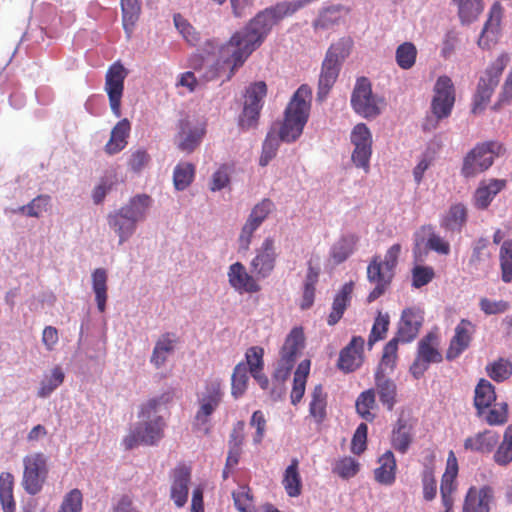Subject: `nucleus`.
Here are the masks:
<instances>
[{"instance_id":"f257e3e1","label":"nucleus","mask_w":512,"mask_h":512,"mask_svg":"<svg viewBox=\"0 0 512 512\" xmlns=\"http://www.w3.org/2000/svg\"><path fill=\"white\" fill-rule=\"evenodd\" d=\"M302 6L300 1L280 2L259 12L221 47L220 58L224 63L232 64L233 68L241 66L249 55L263 43L273 26L285 17L294 14Z\"/></svg>"},{"instance_id":"f03ea898","label":"nucleus","mask_w":512,"mask_h":512,"mask_svg":"<svg viewBox=\"0 0 512 512\" xmlns=\"http://www.w3.org/2000/svg\"><path fill=\"white\" fill-rule=\"evenodd\" d=\"M311 97L312 92L307 85H301L296 90L284 112L279 130L281 141L290 143L301 136L310 115Z\"/></svg>"},{"instance_id":"7ed1b4c3","label":"nucleus","mask_w":512,"mask_h":512,"mask_svg":"<svg viewBox=\"0 0 512 512\" xmlns=\"http://www.w3.org/2000/svg\"><path fill=\"white\" fill-rule=\"evenodd\" d=\"M506 148L503 143L495 140L477 143L463 158L461 175L473 178L487 171L494 160L503 156Z\"/></svg>"},{"instance_id":"20e7f679","label":"nucleus","mask_w":512,"mask_h":512,"mask_svg":"<svg viewBox=\"0 0 512 512\" xmlns=\"http://www.w3.org/2000/svg\"><path fill=\"white\" fill-rule=\"evenodd\" d=\"M222 381L218 378L207 379L203 389L197 393L198 409L193 420V428L204 434L210 432V418L223 400Z\"/></svg>"},{"instance_id":"39448f33","label":"nucleus","mask_w":512,"mask_h":512,"mask_svg":"<svg viewBox=\"0 0 512 512\" xmlns=\"http://www.w3.org/2000/svg\"><path fill=\"white\" fill-rule=\"evenodd\" d=\"M305 346V336L302 327H294L286 336L279 351V360L273 373V381L283 384L295 365L298 356Z\"/></svg>"},{"instance_id":"423d86ee","label":"nucleus","mask_w":512,"mask_h":512,"mask_svg":"<svg viewBox=\"0 0 512 512\" xmlns=\"http://www.w3.org/2000/svg\"><path fill=\"white\" fill-rule=\"evenodd\" d=\"M348 55V49L343 42L333 44L328 49L325 59L322 63L321 73L318 82V97L327 96L334 83L336 82L341 63Z\"/></svg>"},{"instance_id":"0eeeda50","label":"nucleus","mask_w":512,"mask_h":512,"mask_svg":"<svg viewBox=\"0 0 512 512\" xmlns=\"http://www.w3.org/2000/svg\"><path fill=\"white\" fill-rule=\"evenodd\" d=\"M24 472L22 486L30 495H36L41 490L48 475L47 457L41 453H32L24 457Z\"/></svg>"},{"instance_id":"6e6552de","label":"nucleus","mask_w":512,"mask_h":512,"mask_svg":"<svg viewBox=\"0 0 512 512\" xmlns=\"http://www.w3.org/2000/svg\"><path fill=\"white\" fill-rule=\"evenodd\" d=\"M509 58L502 54L498 56L480 77L474 99L473 112H477L481 106L489 102L494 89L500 81V77L507 66Z\"/></svg>"},{"instance_id":"1a4fd4ad","label":"nucleus","mask_w":512,"mask_h":512,"mask_svg":"<svg viewBox=\"0 0 512 512\" xmlns=\"http://www.w3.org/2000/svg\"><path fill=\"white\" fill-rule=\"evenodd\" d=\"M380 102L372 93L370 81L366 77L357 79L351 95L353 110L364 118H375L381 113Z\"/></svg>"},{"instance_id":"9d476101","label":"nucleus","mask_w":512,"mask_h":512,"mask_svg":"<svg viewBox=\"0 0 512 512\" xmlns=\"http://www.w3.org/2000/svg\"><path fill=\"white\" fill-rule=\"evenodd\" d=\"M165 421L163 417L156 416L143 425L137 426L124 439L123 445L126 450H131L140 444L154 445L164 436Z\"/></svg>"},{"instance_id":"9b49d317","label":"nucleus","mask_w":512,"mask_h":512,"mask_svg":"<svg viewBox=\"0 0 512 512\" xmlns=\"http://www.w3.org/2000/svg\"><path fill=\"white\" fill-rule=\"evenodd\" d=\"M266 94L267 86L263 81L255 82L246 89L244 107L239 118V125L243 129L256 126L262 109V100Z\"/></svg>"},{"instance_id":"f8f14e48","label":"nucleus","mask_w":512,"mask_h":512,"mask_svg":"<svg viewBox=\"0 0 512 512\" xmlns=\"http://www.w3.org/2000/svg\"><path fill=\"white\" fill-rule=\"evenodd\" d=\"M128 75L127 69L120 63H113L105 75V91L109 98L111 111L116 117L122 115L121 99L124 92V81Z\"/></svg>"},{"instance_id":"ddd939ff","label":"nucleus","mask_w":512,"mask_h":512,"mask_svg":"<svg viewBox=\"0 0 512 512\" xmlns=\"http://www.w3.org/2000/svg\"><path fill=\"white\" fill-rule=\"evenodd\" d=\"M442 359V354L437 348V337L429 333L418 343L417 356L410 367V372L416 379H419L430 364L440 363Z\"/></svg>"},{"instance_id":"4468645a","label":"nucleus","mask_w":512,"mask_h":512,"mask_svg":"<svg viewBox=\"0 0 512 512\" xmlns=\"http://www.w3.org/2000/svg\"><path fill=\"white\" fill-rule=\"evenodd\" d=\"M351 143L354 145L352 161L365 172L369 171L370 158L372 155V135L364 123L357 124L350 135Z\"/></svg>"},{"instance_id":"2eb2a0df","label":"nucleus","mask_w":512,"mask_h":512,"mask_svg":"<svg viewBox=\"0 0 512 512\" xmlns=\"http://www.w3.org/2000/svg\"><path fill=\"white\" fill-rule=\"evenodd\" d=\"M394 275V271L382 264L380 256L376 255L371 259L367 266V279L375 287L367 297L369 303L381 297L388 290Z\"/></svg>"},{"instance_id":"dca6fc26","label":"nucleus","mask_w":512,"mask_h":512,"mask_svg":"<svg viewBox=\"0 0 512 512\" xmlns=\"http://www.w3.org/2000/svg\"><path fill=\"white\" fill-rule=\"evenodd\" d=\"M205 134L204 124L192 125L188 120L181 121L176 136L178 149L186 154L192 153L200 145Z\"/></svg>"},{"instance_id":"f3484780","label":"nucleus","mask_w":512,"mask_h":512,"mask_svg":"<svg viewBox=\"0 0 512 512\" xmlns=\"http://www.w3.org/2000/svg\"><path fill=\"white\" fill-rule=\"evenodd\" d=\"M475 330V325L471 321L461 319L455 327V334L446 351L447 360L456 359L470 346Z\"/></svg>"},{"instance_id":"a211bd4d","label":"nucleus","mask_w":512,"mask_h":512,"mask_svg":"<svg viewBox=\"0 0 512 512\" xmlns=\"http://www.w3.org/2000/svg\"><path fill=\"white\" fill-rule=\"evenodd\" d=\"M495 499L494 490L488 485L480 488L471 486L465 496L463 512H490Z\"/></svg>"},{"instance_id":"6ab92c4d","label":"nucleus","mask_w":512,"mask_h":512,"mask_svg":"<svg viewBox=\"0 0 512 512\" xmlns=\"http://www.w3.org/2000/svg\"><path fill=\"white\" fill-rule=\"evenodd\" d=\"M171 477L170 498L177 507L181 508L188 500L191 469L184 464H180L172 470Z\"/></svg>"},{"instance_id":"aec40b11","label":"nucleus","mask_w":512,"mask_h":512,"mask_svg":"<svg viewBox=\"0 0 512 512\" xmlns=\"http://www.w3.org/2000/svg\"><path fill=\"white\" fill-rule=\"evenodd\" d=\"M422 322L423 316L419 309L403 310L395 338L402 343L412 342L417 337Z\"/></svg>"},{"instance_id":"412c9836","label":"nucleus","mask_w":512,"mask_h":512,"mask_svg":"<svg viewBox=\"0 0 512 512\" xmlns=\"http://www.w3.org/2000/svg\"><path fill=\"white\" fill-rule=\"evenodd\" d=\"M503 17V7L499 2H495L490 11L487 21L484 24L480 34L478 44L482 48H490L491 44L497 42L500 34V26Z\"/></svg>"},{"instance_id":"4be33fe9","label":"nucleus","mask_w":512,"mask_h":512,"mask_svg":"<svg viewBox=\"0 0 512 512\" xmlns=\"http://www.w3.org/2000/svg\"><path fill=\"white\" fill-rule=\"evenodd\" d=\"M363 346L364 339L362 337H353L350 343L340 352L338 359L339 369L349 373L359 368L362 363Z\"/></svg>"},{"instance_id":"5701e85b","label":"nucleus","mask_w":512,"mask_h":512,"mask_svg":"<svg viewBox=\"0 0 512 512\" xmlns=\"http://www.w3.org/2000/svg\"><path fill=\"white\" fill-rule=\"evenodd\" d=\"M413 440V425L408 419L399 417L391 431L390 443L392 448L400 454H406Z\"/></svg>"},{"instance_id":"b1692460","label":"nucleus","mask_w":512,"mask_h":512,"mask_svg":"<svg viewBox=\"0 0 512 512\" xmlns=\"http://www.w3.org/2000/svg\"><path fill=\"white\" fill-rule=\"evenodd\" d=\"M228 280L231 287L239 293H256L260 291V285L247 273L244 265L240 262H236L229 267Z\"/></svg>"},{"instance_id":"393cba45","label":"nucleus","mask_w":512,"mask_h":512,"mask_svg":"<svg viewBox=\"0 0 512 512\" xmlns=\"http://www.w3.org/2000/svg\"><path fill=\"white\" fill-rule=\"evenodd\" d=\"M374 379L375 393L377 392L380 402L388 411H392L397 403L396 383L388 378L381 369L376 371Z\"/></svg>"},{"instance_id":"a878e982","label":"nucleus","mask_w":512,"mask_h":512,"mask_svg":"<svg viewBox=\"0 0 512 512\" xmlns=\"http://www.w3.org/2000/svg\"><path fill=\"white\" fill-rule=\"evenodd\" d=\"M504 179L482 180L474 193V204L479 209L487 208L495 196L506 187Z\"/></svg>"},{"instance_id":"bb28decb","label":"nucleus","mask_w":512,"mask_h":512,"mask_svg":"<svg viewBox=\"0 0 512 512\" xmlns=\"http://www.w3.org/2000/svg\"><path fill=\"white\" fill-rule=\"evenodd\" d=\"M178 343V337L171 332L162 334L156 341L153 348L150 362L156 368L162 367L167 361L168 357L175 351V347Z\"/></svg>"},{"instance_id":"cd10ccee","label":"nucleus","mask_w":512,"mask_h":512,"mask_svg":"<svg viewBox=\"0 0 512 512\" xmlns=\"http://www.w3.org/2000/svg\"><path fill=\"white\" fill-rule=\"evenodd\" d=\"M353 290L354 283L350 281L345 283L337 292L333 299L331 312L327 317V324L329 326H334L340 321L345 310L350 306Z\"/></svg>"},{"instance_id":"c85d7f7f","label":"nucleus","mask_w":512,"mask_h":512,"mask_svg":"<svg viewBox=\"0 0 512 512\" xmlns=\"http://www.w3.org/2000/svg\"><path fill=\"white\" fill-rule=\"evenodd\" d=\"M499 436L492 430H484L464 440V449L471 452L488 454L498 444Z\"/></svg>"},{"instance_id":"c756f323","label":"nucleus","mask_w":512,"mask_h":512,"mask_svg":"<svg viewBox=\"0 0 512 512\" xmlns=\"http://www.w3.org/2000/svg\"><path fill=\"white\" fill-rule=\"evenodd\" d=\"M131 131V124L127 118L121 119L112 128L109 141L104 146V151L108 155H115L122 151L128 144V138Z\"/></svg>"},{"instance_id":"7c9ffc66","label":"nucleus","mask_w":512,"mask_h":512,"mask_svg":"<svg viewBox=\"0 0 512 512\" xmlns=\"http://www.w3.org/2000/svg\"><path fill=\"white\" fill-rule=\"evenodd\" d=\"M379 467L374 470V479L381 485L391 486L396 480L397 463L391 450H387L378 459Z\"/></svg>"},{"instance_id":"2f4dec72","label":"nucleus","mask_w":512,"mask_h":512,"mask_svg":"<svg viewBox=\"0 0 512 512\" xmlns=\"http://www.w3.org/2000/svg\"><path fill=\"white\" fill-rule=\"evenodd\" d=\"M275 258L274 242L271 238H267L262 245L261 252L252 260V267L257 274L266 277L274 269Z\"/></svg>"},{"instance_id":"473e14b6","label":"nucleus","mask_w":512,"mask_h":512,"mask_svg":"<svg viewBox=\"0 0 512 512\" xmlns=\"http://www.w3.org/2000/svg\"><path fill=\"white\" fill-rule=\"evenodd\" d=\"M151 204L150 196L140 194L133 197L130 202L120 209V215L132 222L143 220Z\"/></svg>"},{"instance_id":"72a5a7b5","label":"nucleus","mask_w":512,"mask_h":512,"mask_svg":"<svg viewBox=\"0 0 512 512\" xmlns=\"http://www.w3.org/2000/svg\"><path fill=\"white\" fill-rule=\"evenodd\" d=\"M434 463L435 454L429 451L424 457L423 465L424 470L422 472V486H423V497L426 501H431L436 497L437 494V483L434 476Z\"/></svg>"},{"instance_id":"f704fd0d","label":"nucleus","mask_w":512,"mask_h":512,"mask_svg":"<svg viewBox=\"0 0 512 512\" xmlns=\"http://www.w3.org/2000/svg\"><path fill=\"white\" fill-rule=\"evenodd\" d=\"M496 401V393L494 386L485 379H481L475 388L474 406L477 415L480 417L492 403Z\"/></svg>"},{"instance_id":"c9c22d12","label":"nucleus","mask_w":512,"mask_h":512,"mask_svg":"<svg viewBox=\"0 0 512 512\" xmlns=\"http://www.w3.org/2000/svg\"><path fill=\"white\" fill-rule=\"evenodd\" d=\"M327 393L321 384L314 387L309 403V415L317 424H321L327 417Z\"/></svg>"},{"instance_id":"e433bc0d","label":"nucleus","mask_w":512,"mask_h":512,"mask_svg":"<svg viewBox=\"0 0 512 512\" xmlns=\"http://www.w3.org/2000/svg\"><path fill=\"white\" fill-rule=\"evenodd\" d=\"M311 362L309 359L301 361L294 373L293 387L291 391V403L297 405L305 393L306 381L310 372Z\"/></svg>"},{"instance_id":"4c0bfd02","label":"nucleus","mask_w":512,"mask_h":512,"mask_svg":"<svg viewBox=\"0 0 512 512\" xmlns=\"http://www.w3.org/2000/svg\"><path fill=\"white\" fill-rule=\"evenodd\" d=\"M377 407L375 389L370 388L361 392L356 401L357 414L367 422H373L376 415L373 412Z\"/></svg>"},{"instance_id":"58836bf2","label":"nucleus","mask_w":512,"mask_h":512,"mask_svg":"<svg viewBox=\"0 0 512 512\" xmlns=\"http://www.w3.org/2000/svg\"><path fill=\"white\" fill-rule=\"evenodd\" d=\"M13 489L14 476L10 472H2L0 474V503L3 512H16Z\"/></svg>"},{"instance_id":"ea45409f","label":"nucleus","mask_w":512,"mask_h":512,"mask_svg":"<svg viewBox=\"0 0 512 512\" xmlns=\"http://www.w3.org/2000/svg\"><path fill=\"white\" fill-rule=\"evenodd\" d=\"M107 272L103 268H97L92 273V287L95 293V300L98 310L102 313L106 309L107 295Z\"/></svg>"},{"instance_id":"a19ab883","label":"nucleus","mask_w":512,"mask_h":512,"mask_svg":"<svg viewBox=\"0 0 512 512\" xmlns=\"http://www.w3.org/2000/svg\"><path fill=\"white\" fill-rule=\"evenodd\" d=\"M298 466L299 461L294 458L284 472L282 484L290 497H297L301 494L302 482Z\"/></svg>"},{"instance_id":"79ce46f5","label":"nucleus","mask_w":512,"mask_h":512,"mask_svg":"<svg viewBox=\"0 0 512 512\" xmlns=\"http://www.w3.org/2000/svg\"><path fill=\"white\" fill-rule=\"evenodd\" d=\"M122 22L128 36L133 32L135 23L138 21L141 5L139 0H121Z\"/></svg>"},{"instance_id":"37998d69","label":"nucleus","mask_w":512,"mask_h":512,"mask_svg":"<svg viewBox=\"0 0 512 512\" xmlns=\"http://www.w3.org/2000/svg\"><path fill=\"white\" fill-rule=\"evenodd\" d=\"M458 7V16L463 24L471 23L481 14L483 0H453Z\"/></svg>"},{"instance_id":"c03bdc74","label":"nucleus","mask_w":512,"mask_h":512,"mask_svg":"<svg viewBox=\"0 0 512 512\" xmlns=\"http://www.w3.org/2000/svg\"><path fill=\"white\" fill-rule=\"evenodd\" d=\"M195 166L189 162H180L173 172V183L177 190L186 189L194 180Z\"/></svg>"},{"instance_id":"a18cd8bd","label":"nucleus","mask_w":512,"mask_h":512,"mask_svg":"<svg viewBox=\"0 0 512 512\" xmlns=\"http://www.w3.org/2000/svg\"><path fill=\"white\" fill-rule=\"evenodd\" d=\"M417 54V48L412 42H404L396 49V63L403 70L411 69L415 65Z\"/></svg>"},{"instance_id":"49530a36","label":"nucleus","mask_w":512,"mask_h":512,"mask_svg":"<svg viewBox=\"0 0 512 512\" xmlns=\"http://www.w3.org/2000/svg\"><path fill=\"white\" fill-rule=\"evenodd\" d=\"M493 459L500 466H507L512 462V425L506 428L503 440L495 451Z\"/></svg>"},{"instance_id":"de8ad7c7","label":"nucleus","mask_w":512,"mask_h":512,"mask_svg":"<svg viewBox=\"0 0 512 512\" xmlns=\"http://www.w3.org/2000/svg\"><path fill=\"white\" fill-rule=\"evenodd\" d=\"M249 377L247 375V367L244 362L238 363L232 373L231 377V394L234 398L241 397L248 384Z\"/></svg>"},{"instance_id":"09e8293b","label":"nucleus","mask_w":512,"mask_h":512,"mask_svg":"<svg viewBox=\"0 0 512 512\" xmlns=\"http://www.w3.org/2000/svg\"><path fill=\"white\" fill-rule=\"evenodd\" d=\"M501 279L504 283L512 281V241H504L499 252Z\"/></svg>"},{"instance_id":"8fccbe9b","label":"nucleus","mask_w":512,"mask_h":512,"mask_svg":"<svg viewBox=\"0 0 512 512\" xmlns=\"http://www.w3.org/2000/svg\"><path fill=\"white\" fill-rule=\"evenodd\" d=\"M487 375L496 382L507 380L512 374V364L509 360L499 358L486 366Z\"/></svg>"},{"instance_id":"3c124183","label":"nucleus","mask_w":512,"mask_h":512,"mask_svg":"<svg viewBox=\"0 0 512 512\" xmlns=\"http://www.w3.org/2000/svg\"><path fill=\"white\" fill-rule=\"evenodd\" d=\"M174 24L183 39L191 46H196L200 42V34L181 14H175Z\"/></svg>"},{"instance_id":"603ef678","label":"nucleus","mask_w":512,"mask_h":512,"mask_svg":"<svg viewBox=\"0 0 512 512\" xmlns=\"http://www.w3.org/2000/svg\"><path fill=\"white\" fill-rule=\"evenodd\" d=\"M173 400V392L166 391L158 397L149 399L141 406L140 417L150 419L162 406H166Z\"/></svg>"},{"instance_id":"864d4df0","label":"nucleus","mask_w":512,"mask_h":512,"mask_svg":"<svg viewBox=\"0 0 512 512\" xmlns=\"http://www.w3.org/2000/svg\"><path fill=\"white\" fill-rule=\"evenodd\" d=\"M64 373L60 367H55L51 371L49 377H45L41 382V386L37 392L38 397H48L57 387H59L64 381Z\"/></svg>"},{"instance_id":"5fc2aeb1","label":"nucleus","mask_w":512,"mask_h":512,"mask_svg":"<svg viewBox=\"0 0 512 512\" xmlns=\"http://www.w3.org/2000/svg\"><path fill=\"white\" fill-rule=\"evenodd\" d=\"M432 99L455 101V87L451 78L447 75L439 76L434 85Z\"/></svg>"},{"instance_id":"6e6d98bb","label":"nucleus","mask_w":512,"mask_h":512,"mask_svg":"<svg viewBox=\"0 0 512 512\" xmlns=\"http://www.w3.org/2000/svg\"><path fill=\"white\" fill-rule=\"evenodd\" d=\"M83 504L82 492L75 488L69 491L63 498L57 512H81Z\"/></svg>"},{"instance_id":"4d7b16f0","label":"nucleus","mask_w":512,"mask_h":512,"mask_svg":"<svg viewBox=\"0 0 512 512\" xmlns=\"http://www.w3.org/2000/svg\"><path fill=\"white\" fill-rule=\"evenodd\" d=\"M232 498L236 509L240 512H249L252 507H255L253 496L248 486H240L237 490L233 491Z\"/></svg>"},{"instance_id":"13d9d810","label":"nucleus","mask_w":512,"mask_h":512,"mask_svg":"<svg viewBox=\"0 0 512 512\" xmlns=\"http://www.w3.org/2000/svg\"><path fill=\"white\" fill-rule=\"evenodd\" d=\"M359 471V463L352 457H343L336 461L333 473L343 479L354 477Z\"/></svg>"},{"instance_id":"bf43d9fd","label":"nucleus","mask_w":512,"mask_h":512,"mask_svg":"<svg viewBox=\"0 0 512 512\" xmlns=\"http://www.w3.org/2000/svg\"><path fill=\"white\" fill-rule=\"evenodd\" d=\"M490 258L488 251V241L486 239H479L473 246V251L469 259V266L478 269L482 263H485Z\"/></svg>"},{"instance_id":"052dcab7","label":"nucleus","mask_w":512,"mask_h":512,"mask_svg":"<svg viewBox=\"0 0 512 512\" xmlns=\"http://www.w3.org/2000/svg\"><path fill=\"white\" fill-rule=\"evenodd\" d=\"M508 420V405L505 402L495 403L487 412L485 421L491 425H503Z\"/></svg>"},{"instance_id":"680f3d73","label":"nucleus","mask_w":512,"mask_h":512,"mask_svg":"<svg viewBox=\"0 0 512 512\" xmlns=\"http://www.w3.org/2000/svg\"><path fill=\"white\" fill-rule=\"evenodd\" d=\"M50 200L51 198L48 195H39L28 205L22 206L20 211L22 214H26L28 216L39 217L42 212L47 211L50 205Z\"/></svg>"},{"instance_id":"e2e57ef3","label":"nucleus","mask_w":512,"mask_h":512,"mask_svg":"<svg viewBox=\"0 0 512 512\" xmlns=\"http://www.w3.org/2000/svg\"><path fill=\"white\" fill-rule=\"evenodd\" d=\"M390 319L388 314H382L381 312L378 313V316L376 317L374 324L371 329V333L369 336V344L372 345L373 343L385 338L386 333L388 331Z\"/></svg>"},{"instance_id":"0e129e2a","label":"nucleus","mask_w":512,"mask_h":512,"mask_svg":"<svg viewBox=\"0 0 512 512\" xmlns=\"http://www.w3.org/2000/svg\"><path fill=\"white\" fill-rule=\"evenodd\" d=\"M400 341L395 337L392 338L383 348L380 367H386L393 370L398 359V343ZM382 370V368H379Z\"/></svg>"},{"instance_id":"69168bd1","label":"nucleus","mask_w":512,"mask_h":512,"mask_svg":"<svg viewBox=\"0 0 512 512\" xmlns=\"http://www.w3.org/2000/svg\"><path fill=\"white\" fill-rule=\"evenodd\" d=\"M264 349L259 346H253L247 349L245 353L246 364L248 365L250 374L253 372H257L258 370H263L264 367Z\"/></svg>"},{"instance_id":"338daca9","label":"nucleus","mask_w":512,"mask_h":512,"mask_svg":"<svg viewBox=\"0 0 512 512\" xmlns=\"http://www.w3.org/2000/svg\"><path fill=\"white\" fill-rule=\"evenodd\" d=\"M434 276L435 272L432 267L417 265L412 270V286L421 288L431 282Z\"/></svg>"},{"instance_id":"774afa93","label":"nucleus","mask_w":512,"mask_h":512,"mask_svg":"<svg viewBox=\"0 0 512 512\" xmlns=\"http://www.w3.org/2000/svg\"><path fill=\"white\" fill-rule=\"evenodd\" d=\"M274 204L269 199H263L253 209L249 217V224H260L272 212Z\"/></svg>"}]
</instances>
